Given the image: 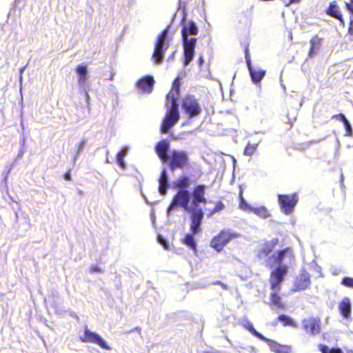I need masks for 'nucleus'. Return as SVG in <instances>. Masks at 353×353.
<instances>
[{"instance_id":"obj_30","label":"nucleus","mask_w":353,"mask_h":353,"mask_svg":"<svg viewBox=\"0 0 353 353\" xmlns=\"http://www.w3.org/2000/svg\"><path fill=\"white\" fill-rule=\"evenodd\" d=\"M277 319L281 321L284 327L290 326L292 327H297V323L290 316L281 314L277 317Z\"/></svg>"},{"instance_id":"obj_53","label":"nucleus","mask_w":353,"mask_h":353,"mask_svg":"<svg viewBox=\"0 0 353 353\" xmlns=\"http://www.w3.org/2000/svg\"><path fill=\"white\" fill-rule=\"evenodd\" d=\"M203 353H213V352H209V351H206V352H203Z\"/></svg>"},{"instance_id":"obj_40","label":"nucleus","mask_w":353,"mask_h":353,"mask_svg":"<svg viewBox=\"0 0 353 353\" xmlns=\"http://www.w3.org/2000/svg\"><path fill=\"white\" fill-rule=\"evenodd\" d=\"M346 10L350 13V18L353 17V0H350L345 3Z\"/></svg>"},{"instance_id":"obj_42","label":"nucleus","mask_w":353,"mask_h":353,"mask_svg":"<svg viewBox=\"0 0 353 353\" xmlns=\"http://www.w3.org/2000/svg\"><path fill=\"white\" fill-rule=\"evenodd\" d=\"M347 33L350 35L351 40H353V17H350Z\"/></svg>"},{"instance_id":"obj_37","label":"nucleus","mask_w":353,"mask_h":353,"mask_svg":"<svg viewBox=\"0 0 353 353\" xmlns=\"http://www.w3.org/2000/svg\"><path fill=\"white\" fill-rule=\"evenodd\" d=\"M180 78L176 77L172 82V89L169 93H174L175 97L177 98V96L180 92Z\"/></svg>"},{"instance_id":"obj_51","label":"nucleus","mask_w":353,"mask_h":353,"mask_svg":"<svg viewBox=\"0 0 353 353\" xmlns=\"http://www.w3.org/2000/svg\"><path fill=\"white\" fill-rule=\"evenodd\" d=\"M270 259H271L270 258V259L267 261V263H268V264H267V265H273V263H271Z\"/></svg>"},{"instance_id":"obj_4","label":"nucleus","mask_w":353,"mask_h":353,"mask_svg":"<svg viewBox=\"0 0 353 353\" xmlns=\"http://www.w3.org/2000/svg\"><path fill=\"white\" fill-rule=\"evenodd\" d=\"M167 163L171 171L183 170L189 164V157L185 151L173 150Z\"/></svg>"},{"instance_id":"obj_39","label":"nucleus","mask_w":353,"mask_h":353,"mask_svg":"<svg viewBox=\"0 0 353 353\" xmlns=\"http://www.w3.org/2000/svg\"><path fill=\"white\" fill-rule=\"evenodd\" d=\"M343 123L344 127L345 128V135L347 137H352L353 135V130L351 126V124L348 121L347 119H346Z\"/></svg>"},{"instance_id":"obj_48","label":"nucleus","mask_w":353,"mask_h":353,"mask_svg":"<svg viewBox=\"0 0 353 353\" xmlns=\"http://www.w3.org/2000/svg\"><path fill=\"white\" fill-rule=\"evenodd\" d=\"M301 0H288V3L286 4L287 6H290L292 3H299Z\"/></svg>"},{"instance_id":"obj_20","label":"nucleus","mask_w":353,"mask_h":353,"mask_svg":"<svg viewBox=\"0 0 353 353\" xmlns=\"http://www.w3.org/2000/svg\"><path fill=\"white\" fill-rule=\"evenodd\" d=\"M323 39L320 38L317 34L314 35L310 40V49L308 51V57H313L320 48Z\"/></svg>"},{"instance_id":"obj_18","label":"nucleus","mask_w":353,"mask_h":353,"mask_svg":"<svg viewBox=\"0 0 353 353\" xmlns=\"http://www.w3.org/2000/svg\"><path fill=\"white\" fill-rule=\"evenodd\" d=\"M279 239L275 238L264 243L261 248L258 252V256L260 259L268 256L279 243Z\"/></svg>"},{"instance_id":"obj_14","label":"nucleus","mask_w":353,"mask_h":353,"mask_svg":"<svg viewBox=\"0 0 353 353\" xmlns=\"http://www.w3.org/2000/svg\"><path fill=\"white\" fill-rule=\"evenodd\" d=\"M206 187L205 185L200 184L196 185L192 192V195L193 196V208L196 210L198 207L199 203H207V200L205 197Z\"/></svg>"},{"instance_id":"obj_12","label":"nucleus","mask_w":353,"mask_h":353,"mask_svg":"<svg viewBox=\"0 0 353 353\" xmlns=\"http://www.w3.org/2000/svg\"><path fill=\"white\" fill-rule=\"evenodd\" d=\"M325 12L328 16L339 21L341 26L345 27V19L343 17L342 11L336 1H331L329 3L327 8L325 9Z\"/></svg>"},{"instance_id":"obj_47","label":"nucleus","mask_w":353,"mask_h":353,"mask_svg":"<svg viewBox=\"0 0 353 353\" xmlns=\"http://www.w3.org/2000/svg\"><path fill=\"white\" fill-rule=\"evenodd\" d=\"M63 178L66 181H71L70 170H68L64 174Z\"/></svg>"},{"instance_id":"obj_28","label":"nucleus","mask_w":353,"mask_h":353,"mask_svg":"<svg viewBox=\"0 0 353 353\" xmlns=\"http://www.w3.org/2000/svg\"><path fill=\"white\" fill-rule=\"evenodd\" d=\"M194 234H186L184 237L181 239V242L183 245L189 247L191 250H196V243L193 236Z\"/></svg>"},{"instance_id":"obj_36","label":"nucleus","mask_w":353,"mask_h":353,"mask_svg":"<svg viewBox=\"0 0 353 353\" xmlns=\"http://www.w3.org/2000/svg\"><path fill=\"white\" fill-rule=\"evenodd\" d=\"M127 153L126 149H123L121 151H119L117 154V160L118 164L120 165V167L123 169L125 168V163H124V157Z\"/></svg>"},{"instance_id":"obj_16","label":"nucleus","mask_w":353,"mask_h":353,"mask_svg":"<svg viewBox=\"0 0 353 353\" xmlns=\"http://www.w3.org/2000/svg\"><path fill=\"white\" fill-rule=\"evenodd\" d=\"M263 341L265 342L270 349L274 353H291V346L287 345H281L276 341L270 339L265 336L262 339Z\"/></svg>"},{"instance_id":"obj_5","label":"nucleus","mask_w":353,"mask_h":353,"mask_svg":"<svg viewBox=\"0 0 353 353\" xmlns=\"http://www.w3.org/2000/svg\"><path fill=\"white\" fill-rule=\"evenodd\" d=\"M168 29L169 26H167L160 32L154 43L152 59L154 60V62L157 64H161L163 62L164 53L167 48L166 47L164 48V45L167 34L168 33Z\"/></svg>"},{"instance_id":"obj_43","label":"nucleus","mask_w":353,"mask_h":353,"mask_svg":"<svg viewBox=\"0 0 353 353\" xmlns=\"http://www.w3.org/2000/svg\"><path fill=\"white\" fill-rule=\"evenodd\" d=\"M244 52H245V61H246V64H247V66H248V65L252 64L251 63V59H250V52H249V50H248V47H246L245 48Z\"/></svg>"},{"instance_id":"obj_7","label":"nucleus","mask_w":353,"mask_h":353,"mask_svg":"<svg viewBox=\"0 0 353 353\" xmlns=\"http://www.w3.org/2000/svg\"><path fill=\"white\" fill-rule=\"evenodd\" d=\"M182 108L190 119L198 117L202 112L198 100L192 95L185 97L182 101Z\"/></svg>"},{"instance_id":"obj_34","label":"nucleus","mask_w":353,"mask_h":353,"mask_svg":"<svg viewBox=\"0 0 353 353\" xmlns=\"http://www.w3.org/2000/svg\"><path fill=\"white\" fill-rule=\"evenodd\" d=\"M239 208L245 212H250L252 210L253 207L246 203L245 199L243 197L242 192H240L239 194Z\"/></svg>"},{"instance_id":"obj_17","label":"nucleus","mask_w":353,"mask_h":353,"mask_svg":"<svg viewBox=\"0 0 353 353\" xmlns=\"http://www.w3.org/2000/svg\"><path fill=\"white\" fill-rule=\"evenodd\" d=\"M182 21L183 22L181 30L183 41H188L190 39L188 38L189 34L196 35L198 34V28L192 21H189L188 24H185V17H183Z\"/></svg>"},{"instance_id":"obj_8","label":"nucleus","mask_w":353,"mask_h":353,"mask_svg":"<svg viewBox=\"0 0 353 353\" xmlns=\"http://www.w3.org/2000/svg\"><path fill=\"white\" fill-rule=\"evenodd\" d=\"M302 328L309 336H316L321 332V321L319 316H309L302 320Z\"/></svg>"},{"instance_id":"obj_38","label":"nucleus","mask_w":353,"mask_h":353,"mask_svg":"<svg viewBox=\"0 0 353 353\" xmlns=\"http://www.w3.org/2000/svg\"><path fill=\"white\" fill-rule=\"evenodd\" d=\"M225 206L222 201H217L215 203L214 208L212 210L210 214H214L215 213L220 212L225 209Z\"/></svg>"},{"instance_id":"obj_10","label":"nucleus","mask_w":353,"mask_h":353,"mask_svg":"<svg viewBox=\"0 0 353 353\" xmlns=\"http://www.w3.org/2000/svg\"><path fill=\"white\" fill-rule=\"evenodd\" d=\"M79 340L83 343H90L99 345L103 350H110V347L97 333L93 332L87 327L84 330L83 336L79 337Z\"/></svg>"},{"instance_id":"obj_9","label":"nucleus","mask_w":353,"mask_h":353,"mask_svg":"<svg viewBox=\"0 0 353 353\" xmlns=\"http://www.w3.org/2000/svg\"><path fill=\"white\" fill-rule=\"evenodd\" d=\"M288 270V267L285 265H280L274 268L271 271L269 278L270 287H279L285 281Z\"/></svg>"},{"instance_id":"obj_3","label":"nucleus","mask_w":353,"mask_h":353,"mask_svg":"<svg viewBox=\"0 0 353 353\" xmlns=\"http://www.w3.org/2000/svg\"><path fill=\"white\" fill-rule=\"evenodd\" d=\"M238 236L237 233L228 229H224L211 239L210 245L216 252H220L229 242Z\"/></svg>"},{"instance_id":"obj_25","label":"nucleus","mask_w":353,"mask_h":353,"mask_svg":"<svg viewBox=\"0 0 353 353\" xmlns=\"http://www.w3.org/2000/svg\"><path fill=\"white\" fill-rule=\"evenodd\" d=\"M190 185V179L188 176L182 175L173 182V188L175 189L185 190Z\"/></svg>"},{"instance_id":"obj_46","label":"nucleus","mask_w":353,"mask_h":353,"mask_svg":"<svg viewBox=\"0 0 353 353\" xmlns=\"http://www.w3.org/2000/svg\"><path fill=\"white\" fill-rule=\"evenodd\" d=\"M158 239H159V242L161 245H163L165 248H166V249L168 248V243H167V241L165 239H163L161 236H159Z\"/></svg>"},{"instance_id":"obj_33","label":"nucleus","mask_w":353,"mask_h":353,"mask_svg":"<svg viewBox=\"0 0 353 353\" xmlns=\"http://www.w3.org/2000/svg\"><path fill=\"white\" fill-rule=\"evenodd\" d=\"M319 350L321 353H343L342 350L339 347H332L330 348L327 345L325 344H319Z\"/></svg>"},{"instance_id":"obj_31","label":"nucleus","mask_w":353,"mask_h":353,"mask_svg":"<svg viewBox=\"0 0 353 353\" xmlns=\"http://www.w3.org/2000/svg\"><path fill=\"white\" fill-rule=\"evenodd\" d=\"M270 300H271V303H270L271 305H274V306H275V307H276L277 308H279V309H283L284 308V305L282 303L281 297L278 294L277 292H273L271 294Z\"/></svg>"},{"instance_id":"obj_22","label":"nucleus","mask_w":353,"mask_h":353,"mask_svg":"<svg viewBox=\"0 0 353 353\" xmlns=\"http://www.w3.org/2000/svg\"><path fill=\"white\" fill-rule=\"evenodd\" d=\"M248 68L249 70L252 81L254 83H259L265 74V70L261 69L256 70L252 66V64L248 65Z\"/></svg>"},{"instance_id":"obj_27","label":"nucleus","mask_w":353,"mask_h":353,"mask_svg":"<svg viewBox=\"0 0 353 353\" xmlns=\"http://www.w3.org/2000/svg\"><path fill=\"white\" fill-rule=\"evenodd\" d=\"M287 254H289L290 256L292 255L291 248H286L283 250L277 252L276 255L274 256V263L278 264L279 265H281V263L283 262L284 257Z\"/></svg>"},{"instance_id":"obj_26","label":"nucleus","mask_w":353,"mask_h":353,"mask_svg":"<svg viewBox=\"0 0 353 353\" xmlns=\"http://www.w3.org/2000/svg\"><path fill=\"white\" fill-rule=\"evenodd\" d=\"M76 73L78 75V80L79 83L85 84L88 79L87 77V66L82 63L78 65L76 68Z\"/></svg>"},{"instance_id":"obj_19","label":"nucleus","mask_w":353,"mask_h":353,"mask_svg":"<svg viewBox=\"0 0 353 353\" xmlns=\"http://www.w3.org/2000/svg\"><path fill=\"white\" fill-rule=\"evenodd\" d=\"M154 81L152 76H145L137 82L138 88L143 92L150 93L152 91Z\"/></svg>"},{"instance_id":"obj_13","label":"nucleus","mask_w":353,"mask_h":353,"mask_svg":"<svg viewBox=\"0 0 353 353\" xmlns=\"http://www.w3.org/2000/svg\"><path fill=\"white\" fill-rule=\"evenodd\" d=\"M203 219V212L201 209L193 210L190 217V232L192 234H196L201 232Z\"/></svg>"},{"instance_id":"obj_32","label":"nucleus","mask_w":353,"mask_h":353,"mask_svg":"<svg viewBox=\"0 0 353 353\" xmlns=\"http://www.w3.org/2000/svg\"><path fill=\"white\" fill-rule=\"evenodd\" d=\"M243 326L248 330L250 333H252L254 336L259 339L262 341V339L264 338V336L259 333L258 331L256 330V329L254 327L252 323L249 321H246L243 323H242Z\"/></svg>"},{"instance_id":"obj_35","label":"nucleus","mask_w":353,"mask_h":353,"mask_svg":"<svg viewBox=\"0 0 353 353\" xmlns=\"http://www.w3.org/2000/svg\"><path fill=\"white\" fill-rule=\"evenodd\" d=\"M258 143H248L244 149L243 154L246 156H252L256 151Z\"/></svg>"},{"instance_id":"obj_45","label":"nucleus","mask_w":353,"mask_h":353,"mask_svg":"<svg viewBox=\"0 0 353 353\" xmlns=\"http://www.w3.org/2000/svg\"><path fill=\"white\" fill-rule=\"evenodd\" d=\"M90 272L91 273L101 272L102 269L100 267H99L97 265H92L90 268Z\"/></svg>"},{"instance_id":"obj_23","label":"nucleus","mask_w":353,"mask_h":353,"mask_svg":"<svg viewBox=\"0 0 353 353\" xmlns=\"http://www.w3.org/2000/svg\"><path fill=\"white\" fill-rule=\"evenodd\" d=\"M310 283V274L306 271L301 272L296 278V287H307Z\"/></svg>"},{"instance_id":"obj_1","label":"nucleus","mask_w":353,"mask_h":353,"mask_svg":"<svg viewBox=\"0 0 353 353\" xmlns=\"http://www.w3.org/2000/svg\"><path fill=\"white\" fill-rule=\"evenodd\" d=\"M167 98L170 99L171 104L168 108L161 125V132L167 134L173 128L180 119V114L178 110L176 97L174 93H168Z\"/></svg>"},{"instance_id":"obj_41","label":"nucleus","mask_w":353,"mask_h":353,"mask_svg":"<svg viewBox=\"0 0 353 353\" xmlns=\"http://www.w3.org/2000/svg\"><path fill=\"white\" fill-rule=\"evenodd\" d=\"M341 284L348 287H353V279L350 277H345L342 280Z\"/></svg>"},{"instance_id":"obj_44","label":"nucleus","mask_w":353,"mask_h":353,"mask_svg":"<svg viewBox=\"0 0 353 353\" xmlns=\"http://www.w3.org/2000/svg\"><path fill=\"white\" fill-rule=\"evenodd\" d=\"M332 119H337V120H339L341 121V122H344L347 119L345 117V116L342 114V113H340V114H334L332 117Z\"/></svg>"},{"instance_id":"obj_52","label":"nucleus","mask_w":353,"mask_h":353,"mask_svg":"<svg viewBox=\"0 0 353 353\" xmlns=\"http://www.w3.org/2000/svg\"><path fill=\"white\" fill-rule=\"evenodd\" d=\"M214 285H223L221 281H216V282L214 283Z\"/></svg>"},{"instance_id":"obj_21","label":"nucleus","mask_w":353,"mask_h":353,"mask_svg":"<svg viewBox=\"0 0 353 353\" xmlns=\"http://www.w3.org/2000/svg\"><path fill=\"white\" fill-rule=\"evenodd\" d=\"M340 313L345 319H348L351 314V303L347 297H344L339 304Z\"/></svg>"},{"instance_id":"obj_29","label":"nucleus","mask_w":353,"mask_h":353,"mask_svg":"<svg viewBox=\"0 0 353 353\" xmlns=\"http://www.w3.org/2000/svg\"><path fill=\"white\" fill-rule=\"evenodd\" d=\"M251 212L264 219L271 216L268 210L264 206L253 207Z\"/></svg>"},{"instance_id":"obj_2","label":"nucleus","mask_w":353,"mask_h":353,"mask_svg":"<svg viewBox=\"0 0 353 353\" xmlns=\"http://www.w3.org/2000/svg\"><path fill=\"white\" fill-rule=\"evenodd\" d=\"M190 201V194L186 190H179L172 197L170 205L167 209V214L169 216L171 212L178 207H181L187 212L194 210L193 205H189Z\"/></svg>"},{"instance_id":"obj_50","label":"nucleus","mask_w":353,"mask_h":353,"mask_svg":"<svg viewBox=\"0 0 353 353\" xmlns=\"http://www.w3.org/2000/svg\"><path fill=\"white\" fill-rule=\"evenodd\" d=\"M292 125H293V122L292 121H290L289 123H288V127L287 128L288 129H290L292 127Z\"/></svg>"},{"instance_id":"obj_49","label":"nucleus","mask_w":353,"mask_h":353,"mask_svg":"<svg viewBox=\"0 0 353 353\" xmlns=\"http://www.w3.org/2000/svg\"><path fill=\"white\" fill-rule=\"evenodd\" d=\"M203 63V58L202 56H200L199 58V60H198V64L199 65V66H201Z\"/></svg>"},{"instance_id":"obj_15","label":"nucleus","mask_w":353,"mask_h":353,"mask_svg":"<svg viewBox=\"0 0 353 353\" xmlns=\"http://www.w3.org/2000/svg\"><path fill=\"white\" fill-rule=\"evenodd\" d=\"M170 149V142L167 139L159 141L155 145V152L163 163H168L169 156L168 152Z\"/></svg>"},{"instance_id":"obj_24","label":"nucleus","mask_w":353,"mask_h":353,"mask_svg":"<svg viewBox=\"0 0 353 353\" xmlns=\"http://www.w3.org/2000/svg\"><path fill=\"white\" fill-rule=\"evenodd\" d=\"M169 188L168 183V176L166 172L163 170L159 179V192L161 195H165L167 193V190Z\"/></svg>"},{"instance_id":"obj_11","label":"nucleus","mask_w":353,"mask_h":353,"mask_svg":"<svg viewBox=\"0 0 353 353\" xmlns=\"http://www.w3.org/2000/svg\"><path fill=\"white\" fill-rule=\"evenodd\" d=\"M196 38H190L188 41H183L184 59L183 65H188L193 59L194 55V48L196 44Z\"/></svg>"},{"instance_id":"obj_6","label":"nucleus","mask_w":353,"mask_h":353,"mask_svg":"<svg viewBox=\"0 0 353 353\" xmlns=\"http://www.w3.org/2000/svg\"><path fill=\"white\" fill-rule=\"evenodd\" d=\"M299 196L296 192L291 194H279L278 203L281 211L285 214H290L298 203Z\"/></svg>"}]
</instances>
